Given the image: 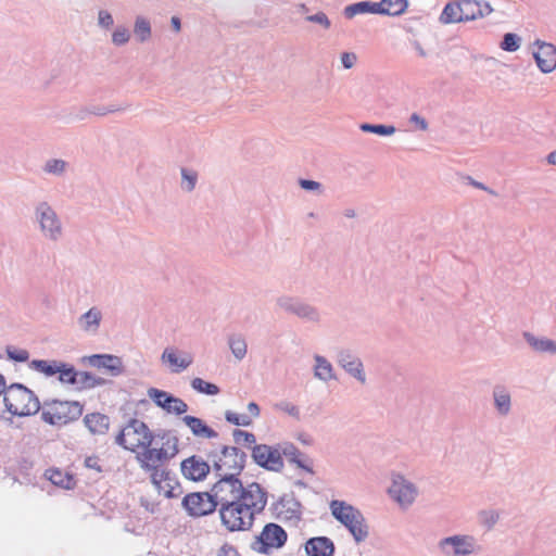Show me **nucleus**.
<instances>
[{"label": "nucleus", "mask_w": 556, "mask_h": 556, "mask_svg": "<svg viewBox=\"0 0 556 556\" xmlns=\"http://www.w3.org/2000/svg\"><path fill=\"white\" fill-rule=\"evenodd\" d=\"M378 10L379 9L374 1H359L346 5L343 9L342 14L346 20H353L357 15L378 14Z\"/></svg>", "instance_id": "obj_31"}, {"label": "nucleus", "mask_w": 556, "mask_h": 556, "mask_svg": "<svg viewBox=\"0 0 556 556\" xmlns=\"http://www.w3.org/2000/svg\"><path fill=\"white\" fill-rule=\"evenodd\" d=\"M276 408L296 420L301 419V412H300L299 406H296L295 404H293L290 401L285 400V401L279 402L276 405Z\"/></svg>", "instance_id": "obj_51"}, {"label": "nucleus", "mask_w": 556, "mask_h": 556, "mask_svg": "<svg viewBox=\"0 0 556 556\" xmlns=\"http://www.w3.org/2000/svg\"><path fill=\"white\" fill-rule=\"evenodd\" d=\"M267 504V492L256 482L250 483L247 496L219 508L222 525L229 531H247L254 522L255 515Z\"/></svg>", "instance_id": "obj_1"}, {"label": "nucleus", "mask_w": 556, "mask_h": 556, "mask_svg": "<svg viewBox=\"0 0 556 556\" xmlns=\"http://www.w3.org/2000/svg\"><path fill=\"white\" fill-rule=\"evenodd\" d=\"M170 26H172V29L175 31V33H179L181 30V21L178 16L174 15L170 17Z\"/></svg>", "instance_id": "obj_64"}, {"label": "nucleus", "mask_w": 556, "mask_h": 556, "mask_svg": "<svg viewBox=\"0 0 556 556\" xmlns=\"http://www.w3.org/2000/svg\"><path fill=\"white\" fill-rule=\"evenodd\" d=\"M498 519H500V514H498V511H496L494 509H484L478 514L479 522L488 529L493 528L496 525V522L498 521Z\"/></svg>", "instance_id": "obj_46"}, {"label": "nucleus", "mask_w": 556, "mask_h": 556, "mask_svg": "<svg viewBox=\"0 0 556 556\" xmlns=\"http://www.w3.org/2000/svg\"><path fill=\"white\" fill-rule=\"evenodd\" d=\"M190 384L195 392L201 394L217 395L220 392L218 386L205 381L202 378H193Z\"/></svg>", "instance_id": "obj_45"}, {"label": "nucleus", "mask_w": 556, "mask_h": 556, "mask_svg": "<svg viewBox=\"0 0 556 556\" xmlns=\"http://www.w3.org/2000/svg\"><path fill=\"white\" fill-rule=\"evenodd\" d=\"M148 396L157 407L170 415H182L189 408L184 400L156 388H150Z\"/></svg>", "instance_id": "obj_13"}, {"label": "nucleus", "mask_w": 556, "mask_h": 556, "mask_svg": "<svg viewBox=\"0 0 556 556\" xmlns=\"http://www.w3.org/2000/svg\"><path fill=\"white\" fill-rule=\"evenodd\" d=\"M339 366L359 383H366V375L363 362L349 349H341L336 356Z\"/></svg>", "instance_id": "obj_16"}, {"label": "nucleus", "mask_w": 556, "mask_h": 556, "mask_svg": "<svg viewBox=\"0 0 556 556\" xmlns=\"http://www.w3.org/2000/svg\"><path fill=\"white\" fill-rule=\"evenodd\" d=\"M161 361L168 366L172 372L180 374L193 363V355L190 352L168 346L163 351Z\"/></svg>", "instance_id": "obj_17"}, {"label": "nucleus", "mask_w": 556, "mask_h": 556, "mask_svg": "<svg viewBox=\"0 0 556 556\" xmlns=\"http://www.w3.org/2000/svg\"><path fill=\"white\" fill-rule=\"evenodd\" d=\"M103 319V312L98 306H91L86 313L77 318V326L80 331L89 336H96Z\"/></svg>", "instance_id": "obj_22"}, {"label": "nucleus", "mask_w": 556, "mask_h": 556, "mask_svg": "<svg viewBox=\"0 0 556 556\" xmlns=\"http://www.w3.org/2000/svg\"><path fill=\"white\" fill-rule=\"evenodd\" d=\"M299 185L302 189L314 192L316 194H321L324 192V187L320 182L309 179H300Z\"/></svg>", "instance_id": "obj_57"}, {"label": "nucleus", "mask_w": 556, "mask_h": 556, "mask_svg": "<svg viewBox=\"0 0 556 556\" xmlns=\"http://www.w3.org/2000/svg\"><path fill=\"white\" fill-rule=\"evenodd\" d=\"M90 117V108L89 106H77L73 108L70 115L68 122H83Z\"/></svg>", "instance_id": "obj_54"}, {"label": "nucleus", "mask_w": 556, "mask_h": 556, "mask_svg": "<svg viewBox=\"0 0 556 556\" xmlns=\"http://www.w3.org/2000/svg\"><path fill=\"white\" fill-rule=\"evenodd\" d=\"M210 465L202 457L193 455L181 463V472L192 481L203 480L210 472Z\"/></svg>", "instance_id": "obj_21"}, {"label": "nucleus", "mask_w": 556, "mask_h": 556, "mask_svg": "<svg viewBox=\"0 0 556 556\" xmlns=\"http://www.w3.org/2000/svg\"><path fill=\"white\" fill-rule=\"evenodd\" d=\"M178 440L176 437H167L161 446L147 445L136 453V460L139 467L152 476H162L163 470L168 469V462L178 453Z\"/></svg>", "instance_id": "obj_2"}, {"label": "nucleus", "mask_w": 556, "mask_h": 556, "mask_svg": "<svg viewBox=\"0 0 556 556\" xmlns=\"http://www.w3.org/2000/svg\"><path fill=\"white\" fill-rule=\"evenodd\" d=\"M7 354H8L9 359L18 362V363L27 362L29 358L28 351L24 350V349H17V348L10 346L7 349Z\"/></svg>", "instance_id": "obj_55"}, {"label": "nucleus", "mask_w": 556, "mask_h": 556, "mask_svg": "<svg viewBox=\"0 0 556 556\" xmlns=\"http://www.w3.org/2000/svg\"><path fill=\"white\" fill-rule=\"evenodd\" d=\"M438 549L442 556H476L481 546L471 534L457 533L438 541Z\"/></svg>", "instance_id": "obj_8"}, {"label": "nucleus", "mask_w": 556, "mask_h": 556, "mask_svg": "<svg viewBox=\"0 0 556 556\" xmlns=\"http://www.w3.org/2000/svg\"><path fill=\"white\" fill-rule=\"evenodd\" d=\"M58 379L61 383L74 386L77 382V370L71 364L62 362L60 364V371H58Z\"/></svg>", "instance_id": "obj_44"}, {"label": "nucleus", "mask_w": 556, "mask_h": 556, "mask_svg": "<svg viewBox=\"0 0 556 556\" xmlns=\"http://www.w3.org/2000/svg\"><path fill=\"white\" fill-rule=\"evenodd\" d=\"M131 36L139 45L148 43L153 36L151 18L143 14L134 16Z\"/></svg>", "instance_id": "obj_23"}, {"label": "nucleus", "mask_w": 556, "mask_h": 556, "mask_svg": "<svg viewBox=\"0 0 556 556\" xmlns=\"http://www.w3.org/2000/svg\"><path fill=\"white\" fill-rule=\"evenodd\" d=\"M252 457L254 462L271 471H280L283 468V459L280 457V453L278 451V444L276 445H267V444H258L254 445L252 450Z\"/></svg>", "instance_id": "obj_14"}, {"label": "nucleus", "mask_w": 556, "mask_h": 556, "mask_svg": "<svg viewBox=\"0 0 556 556\" xmlns=\"http://www.w3.org/2000/svg\"><path fill=\"white\" fill-rule=\"evenodd\" d=\"M131 29L127 27L125 24H117L113 26L112 33H111V43L116 47H125L127 46L131 40Z\"/></svg>", "instance_id": "obj_39"}, {"label": "nucleus", "mask_w": 556, "mask_h": 556, "mask_svg": "<svg viewBox=\"0 0 556 556\" xmlns=\"http://www.w3.org/2000/svg\"><path fill=\"white\" fill-rule=\"evenodd\" d=\"M279 518L291 520L300 517V503L291 495L282 496L275 505Z\"/></svg>", "instance_id": "obj_27"}, {"label": "nucleus", "mask_w": 556, "mask_h": 556, "mask_svg": "<svg viewBox=\"0 0 556 556\" xmlns=\"http://www.w3.org/2000/svg\"><path fill=\"white\" fill-rule=\"evenodd\" d=\"M288 534L281 526L269 522L255 536L251 548L260 554L271 555L286 544Z\"/></svg>", "instance_id": "obj_10"}, {"label": "nucleus", "mask_w": 556, "mask_h": 556, "mask_svg": "<svg viewBox=\"0 0 556 556\" xmlns=\"http://www.w3.org/2000/svg\"><path fill=\"white\" fill-rule=\"evenodd\" d=\"M409 123L414 124L420 130L428 129V122L417 113L410 115Z\"/></svg>", "instance_id": "obj_61"}, {"label": "nucleus", "mask_w": 556, "mask_h": 556, "mask_svg": "<svg viewBox=\"0 0 556 556\" xmlns=\"http://www.w3.org/2000/svg\"><path fill=\"white\" fill-rule=\"evenodd\" d=\"M278 451L280 457L285 456L289 462L303 456V453L293 443L287 441L278 443Z\"/></svg>", "instance_id": "obj_48"}, {"label": "nucleus", "mask_w": 556, "mask_h": 556, "mask_svg": "<svg viewBox=\"0 0 556 556\" xmlns=\"http://www.w3.org/2000/svg\"><path fill=\"white\" fill-rule=\"evenodd\" d=\"M97 25L102 30H110L114 26V17L106 9H100L97 13Z\"/></svg>", "instance_id": "obj_49"}, {"label": "nucleus", "mask_w": 556, "mask_h": 556, "mask_svg": "<svg viewBox=\"0 0 556 556\" xmlns=\"http://www.w3.org/2000/svg\"><path fill=\"white\" fill-rule=\"evenodd\" d=\"M81 414L83 406L78 402L52 401L45 405L41 418L50 425H65Z\"/></svg>", "instance_id": "obj_11"}, {"label": "nucleus", "mask_w": 556, "mask_h": 556, "mask_svg": "<svg viewBox=\"0 0 556 556\" xmlns=\"http://www.w3.org/2000/svg\"><path fill=\"white\" fill-rule=\"evenodd\" d=\"M307 556H333V542L327 536H315L307 540L304 544Z\"/></svg>", "instance_id": "obj_25"}, {"label": "nucleus", "mask_w": 556, "mask_h": 556, "mask_svg": "<svg viewBox=\"0 0 556 556\" xmlns=\"http://www.w3.org/2000/svg\"><path fill=\"white\" fill-rule=\"evenodd\" d=\"M493 404L496 413L506 417L511 412V394L504 386H495L492 390Z\"/></svg>", "instance_id": "obj_26"}, {"label": "nucleus", "mask_w": 556, "mask_h": 556, "mask_svg": "<svg viewBox=\"0 0 556 556\" xmlns=\"http://www.w3.org/2000/svg\"><path fill=\"white\" fill-rule=\"evenodd\" d=\"M439 21L443 25L463 22L460 0L450 1L443 8Z\"/></svg>", "instance_id": "obj_34"}, {"label": "nucleus", "mask_w": 556, "mask_h": 556, "mask_svg": "<svg viewBox=\"0 0 556 556\" xmlns=\"http://www.w3.org/2000/svg\"><path fill=\"white\" fill-rule=\"evenodd\" d=\"M233 440L237 444L242 445H251L254 444L256 441L255 435L253 433L243 430H235Z\"/></svg>", "instance_id": "obj_56"}, {"label": "nucleus", "mask_w": 556, "mask_h": 556, "mask_svg": "<svg viewBox=\"0 0 556 556\" xmlns=\"http://www.w3.org/2000/svg\"><path fill=\"white\" fill-rule=\"evenodd\" d=\"M329 508L333 518L349 530L356 543L367 540L369 527L358 508L340 500L331 501Z\"/></svg>", "instance_id": "obj_3"}, {"label": "nucleus", "mask_w": 556, "mask_h": 556, "mask_svg": "<svg viewBox=\"0 0 556 556\" xmlns=\"http://www.w3.org/2000/svg\"><path fill=\"white\" fill-rule=\"evenodd\" d=\"M71 170V165L63 159L50 157L42 165V172L46 175L56 178L65 177Z\"/></svg>", "instance_id": "obj_33"}, {"label": "nucleus", "mask_w": 556, "mask_h": 556, "mask_svg": "<svg viewBox=\"0 0 556 556\" xmlns=\"http://www.w3.org/2000/svg\"><path fill=\"white\" fill-rule=\"evenodd\" d=\"M150 480L159 494L167 498L176 497L181 493L176 476L169 469L163 470L161 477L152 476Z\"/></svg>", "instance_id": "obj_19"}, {"label": "nucleus", "mask_w": 556, "mask_h": 556, "mask_svg": "<svg viewBox=\"0 0 556 556\" xmlns=\"http://www.w3.org/2000/svg\"><path fill=\"white\" fill-rule=\"evenodd\" d=\"M218 477V481L211 489V496H213L216 507L220 508L247 496L250 483L243 485L233 473H219Z\"/></svg>", "instance_id": "obj_6"}, {"label": "nucleus", "mask_w": 556, "mask_h": 556, "mask_svg": "<svg viewBox=\"0 0 556 556\" xmlns=\"http://www.w3.org/2000/svg\"><path fill=\"white\" fill-rule=\"evenodd\" d=\"M376 4L379 15L401 16L408 8V0H381Z\"/></svg>", "instance_id": "obj_32"}, {"label": "nucleus", "mask_w": 556, "mask_h": 556, "mask_svg": "<svg viewBox=\"0 0 556 556\" xmlns=\"http://www.w3.org/2000/svg\"><path fill=\"white\" fill-rule=\"evenodd\" d=\"M521 38L513 33L504 35L503 40L500 45L501 49L507 52H515L520 48Z\"/></svg>", "instance_id": "obj_47"}, {"label": "nucleus", "mask_w": 556, "mask_h": 556, "mask_svg": "<svg viewBox=\"0 0 556 556\" xmlns=\"http://www.w3.org/2000/svg\"><path fill=\"white\" fill-rule=\"evenodd\" d=\"M313 358V372L317 380L327 383L337 378L332 364L325 356L315 354Z\"/></svg>", "instance_id": "obj_28"}, {"label": "nucleus", "mask_w": 556, "mask_h": 556, "mask_svg": "<svg viewBox=\"0 0 556 556\" xmlns=\"http://www.w3.org/2000/svg\"><path fill=\"white\" fill-rule=\"evenodd\" d=\"M225 418L229 424L236 425V426H242L248 427L250 426V417L244 414H238L232 410H227L225 413Z\"/></svg>", "instance_id": "obj_52"}, {"label": "nucleus", "mask_w": 556, "mask_h": 556, "mask_svg": "<svg viewBox=\"0 0 556 556\" xmlns=\"http://www.w3.org/2000/svg\"><path fill=\"white\" fill-rule=\"evenodd\" d=\"M153 441V434L148 426L138 419L130 420L116 437L118 445L134 453L147 445H152Z\"/></svg>", "instance_id": "obj_7"}, {"label": "nucleus", "mask_w": 556, "mask_h": 556, "mask_svg": "<svg viewBox=\"0 0 556 556\" xmlns=\"http://www.w3.org/2000/svg\"><path fill=\"white\" fill-rule=\"evenodd\" d=\"M105 379L98 377L88 371H77V382L75 387L77 389H92L96 387L104 386Z\"/></svg>", "instance_id": "obj_41"}, {"label": "nucleus", "mask_w": 556, "mask_h": 556, "mask_svg": "<svg viewBox=\"0 0 556 556\" xmlns=\"http://www.w3.org/2000/svg\"><path fill=\"white\" fill-rule=\"evenodd\" d=\"M390 480L388 489L390 497L403 508L412 506L418 496L416 484L397 471L391 472Z\"/></svg>", "instance_id": "obj_12"}, {"label": "nucleus", "mask_w": 556, "mask_h": 556, "mask_svg": "<svg viewBox=\"0 0 556 556\" xmlns=\"http://www.w3.org/2000/svg\"><path fill=\"white\" fill-rule=\"evenodd\" d=\"M34 219L41 236L52 242H58L64 235L61 217L47 201H39L34 207Z\"/></svg>", "instance_id": "obj_5"}, {"label": "nucleus", "mask_w": 556, "mask_h": 556, "mask_svg": "<svg viewBox=\"0 0 556 556\" xmlns=\"http://www.w3.org/2000/svg\"><path fill=\"white\" fill-rule=\"evenodd\" d=\"M290 463L295 465L298 468L307 471L308 473L314 472L311 466V462L304 455L301 457H295V459H292Z\"/></svg>", "instance_id": "obj_59"}, {"label": "nucleus", "mask_w": 556, "mask_h": 556, "mask_svg": "<svg viewBox=\"0 0 556 556\" xmlns=\"http://www.w3.org/2000/svg\"><path fill=\"white\" fill-rule=\"evenodd\" d=\"M228 345L236 359L242 361L245 357L248 344L242 334H230L228 338Z\"/></svg>", "instance_id": "obj_40"}, {"label": "nucleus", "mask_w": 556, "mask_h": 556, "mask_svg": "<svg viewBox=\"0 0 556 556\" xmlns=\"http://www.w3.org/2000/svg\"><path fill=\"white\" fill-rule=\"evenodd\" d=\"M61 361L34 359L28 364L29 369L42 374L46 377H53L60 371Z\"/></svg>", "instance_id": "obj_36"}, {"label": "nucleus", "mask_w": 556, "mask_h": 556, "mask_svg": "<svg viewBox=\"0 0 556 556\" xmlns=\"http://www.w3.org/2000/svg\"><path fill=\"white\" fill-rule=\"evenodd\" d=\"M197 174L186 168L181 169V188L186 191H192L195 187Z\"/></svg>", "instance_id": "obj_53"}, {"label": "nucleus", "mask_w": 556, "mask_h": 556, "mask_svg": "<svg viewBox=\"0 0 556 556\" xmlns=\"http://www.w3.org/2000/svg\"><path fill=\"white\" fill-rule=\"evenodd\" d=\"M83 359L91 367L105 369L113 377L121 376L124 372L123 361L116 355L93 354L85 356Z\"/></svg>", "instance_id": "obj_18"}, {"label": "nucleus", "mask_w": 556, "mask_h": 556, "mask_svg": "<svg viewBox=\"0 0 556 556\" xmlns=\"http://www.w3.org/2000/svg\"><path fill=\"white\" fill-rule=\"evenodd\" d=\"M216 556H239L238 551L230 544H224Z\"/></svg>", "instance_id": "obj_63"}, {"label": "nucleus", "mask_w": 556, "mask_h": 556, "mask_svg": "<svg viewBox=\"0 0 556 556\" xmlns=\"http://www.w3.org/2000/svg\"><path fill=\"white\" fill-rule=\"evenodd\" d=\"M245 457V453L236 446H223L220 451H213L208 455L217 476L233 473L235 477H238L244 468Z\"/></svg>", "instance_id": "obj_9"}, {"label": "nucleus", "mask_w": 556, "mask_h": 556, "mask_svg": "<svg viewBox=\"0 0 556 556\" xmlns=\"http://www.w3.org/2000/svg\"><path fill=\"white\" fill-rule=\"evenodd\" d=\"M84 421L90 432L94 434H102L109 429V417L99 413L87 415Z\"/></svg>", "instance_id": "obj_38"}, {"label": "nucleus", "mask_w": 556, "mask_h": 556, "mask_svg": "<svg viewBox=\"0 0 556 556\" xmlns=\"http://www.w3.org/2000/svg\"><path fill=\"white\" fill-rule=\"evenodd\" d=\"M294 316L305 321L318 325L321 321V314L319 309L304 301H300Z\"/></svg>", "instance_id": "obj_37"}, {"label": "nucleus", "mask_w": 556, "mask_h": 556, "mask_svg": "<svg viewBox=\"0 0 556 556\" xmlns=\"http://www.w3.org/2000/svg\"><path fill=\"white\" fill-rule=\"evenodd\" d=\"M90 116H105L109 113L116 112L117 109L114 108H105V106H99V105H90Z\"/></svg>", "instance_id": "obj_60"}, {"label": "nucleus", "mask_w": 556, "mask_h": 556, "mask_svg": "<svg viewBox=\"0 0 556 556\" xmlns=\"http://www.w3.org/2000/svg\"><path fill=\"white\" fill-rule=\"evenodd\" d=\"M247 409H248V413L245 415H248V417H250V425H251L253 419L260 417L261 409H260V406L255 402H250L247 406Z\"/></svg>", "instance_id": "obj_62"}, {"label": "nucleus", "mask_w": 556, "mask_h": 556, "mask_svg": "<svg viewBox=\"0 0 556 556\" xmlns=\"http://www.w3.org/2000/svg\"><path fill=\"white\" fill-rule=\"evenodd\" d=\"M463 22L482 18L493 11L488 2L476 0H460Z\"/></svg>", "instance_id": "obj_24"}, {"label": "nucleus", "mask_w": 556, "mask_h": 556, "mask_svg": "<svg viewBox=\"0 0 556 556\" xmlns=\"http://www.w3.org/2000/svg\"><path fill=\"white\" fill-rule=\"evenodd\" d=\"M4 405L12 415L24 417L38 413L40 402L35 393L21 383H13L4 391Z\"/></svg>", "instance_id": "obj_4"}, {"label": "nucleus", "mask_w": 556, "mask_h": 556, "mask_svg": "<svg viewBox=\"0 0 556 556\" xmlns=\"http://www.w3.org/2000/svg\"><path fill=\"white\" fill-rule=\"evenodd\" d=\"M538 49L532 52L538 67L543 73H551L556 68V48L552 43L536 41Z\"/></svg>", "instance_id": "obj_20"}, {"label": "nucleus", "mask_w": 556, "mask_h": 556, "mask_svg": "<svg viewBox=\"0 0 556 556\" xmlns=\"http://www.w3.org/2000/svg\"><path fill=\"white\" fill-rule=\"evenodd\" d=\"M340 59L342 66L346 70L354 67L357 61V56L354 52H343Z\"/></svg>", "instance_id": "obj_58"}, {"label": "nucleus", "mask_w": 556, "mask_h": 556, "mask_svg": "<svg viewBox=\"0 0 556 556\" xmlns=\"http://www.w3.org/2000/svg\"><path fill=\"white\" fill-rule=\"evenodd\" d=\"M182 421L190 429L194 437L215 439L218 435L214 429L208 427L202 419L198 417L185 416Z\"/></svg>", "instance_id": "obj_30"}, {"label": "nucleus", "mask_w": 556, "mask_h": 556, "mask_svg": "<svg viewBox=\"0 0 556 556\" xmlns=\"http://www.w3.org/2000/svg\"><path fill=\"white\" fill-rule=\"evenodd\" d=\"M45 476L54 485L60 486L64 490H72L75 486L74 477L68 472H64L60 469H48L46 470Z\"/></svg>", "instance_id": "obj_35"}, {"label": "nucleus", "mask_w": 556, "mask_h": 556, "mask_svg": "<svg viewBox=\"0 0 556 556\" xmlns=\"http://www.w3.org/2000/svg\"><path fill=\"white\" fill-rule=\"evenodd\" d=\"M182 506L190 516L200 517L213 513L216 509L211 491L205 493H191L184 497Z\"/></svg>", "instance_id": "obj_15"}, {"label": "nucleus", "mask_w": 556, "mask_h": 556, "mask_svg": "<svg viewBox=\"0 0 556 556\" xmlns=\"http://www.w3.org/2000/svg\"><path fill=\"white\" fill-rule=\"evenodd\" d=\"M522 336L526 342L534 352L540 354L556 353V343L552 339L542 336H535L528 331L523 332Z\"/></svg>", "instance_id": "obj_29"}, {"label": "nucleus", "mask_w": 556, "mask_h": 556, "mask_svg": "<svg viewBox=\"0 0 556 556\" xmlns=\"http://www.w3.org/2000/svg\"><path fill=\"white\" fill-rule=\"evenodd\" d=\"M359 129L364 132L376 134L378 136L388 137L395 134L396 129L392 125L363 123Z\"/></svg>", "instance_id": "obj_43"}, {"label": "nucleus", "mask_w": 556, "mask_h": 556, "mask_svg": "<svg viewBox=\"0 0 556 556\" xmlns=\"http://www.w3.org/2000/svg\"><path fill=\"white\" fill-rule=\"evenodd\" d=\"M300 301H301V299H299L296 296L289 295V294H281L276 299V307L279 311L294 315Z\"/></svg>", "instance_id": "obj_42"}, {"label": "nucleus", "mask_w": 556, "mask_h": 556, "mask_svg": "<svg viewBox=\"0 0 556 556\" xmlns=\"http://www.w3.org/2000/svg\"><path fill=\"white\" fill-rule=\"evenodd\" d=\"M305 21L316 24V25H319L325 30H328L331 27L330 18L323 11H318L314 14L305 16Z\"/></svg>", "instance_id": "obj_50"}]
</instances>
